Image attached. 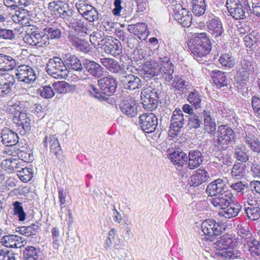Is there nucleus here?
<instances>
[{"instance_id": "nucleus-62", "label": "nucleus", "mask_w": 260, "mask_h": 260, "mask_svg": "<svg viewBox=\"0 0 260 260\" xmlns=\"http://www.w3.org/2000/svg\"><path fill=\"white\" fill-rule=\"evenodd\" d=\"M14 214L17 215L20 221H24L25 219L26 214L23 210L22 203L16 201L13 203Z\"/></svg>"}, {"instance_id": "nucleus-28", "label": "nucleus", "mask_w": 260, "mask_h": 260, "mask_svg": "<svg viewBox=\"0 0 260 260\" xmlns=\"http://www.w3.org/2000/svg\"><path fill=\"white\" fill-rule=\"evenodd\" d=\"M23 238L15 235L4 236L1 239L3 245L9 248H19L23 246Z\"/></svg>"}, {"instance_id": "nucleus-38", "label": "nucleus", "mask_w": 260, "mask_h": 260, "mask_svg": "<svg viewBox=\"0 0 260 260\" xmlns=\"http://www.w3.org/2000/svg\"><path fill=\"white\" fill-rule=\"evenodd\" d=\"M15 82V78L11 75H8L0 80V93L2 95H7L12 91V88Z\"/></svg>"}, {"instance_id": "nucleus-57", "label": "nucleus", "mask_w": 260, "mask_h": 260, "mask_svg": "<svg viewBox=\"0 0 260 260\" xmlns=\"http://www.w3.org/2000/svg\"><path fill=\"white\" fill-rule=\"evenodd\" d=\"M23 257L25 260H37L39 258V254L34 246H28L23 250Z\"/></svg>"}, {"instance_id": "nucleus-44", "label": "nucleus", "mask_w": 260, "mask_h": 260, "mask_svg": "<svg viewBox=\"0 0 260 260\" xmlns=\"http://www.w3.org/2000/svg\"><path fill=\"white\" fill-rule=\"evenodd\" d=\"M192 11L196 16H201L206 12L207 5L205 0H191Z\"/></svg>"}, {"instance_id": "nucleus-6", "label": "nucleus", "mask_w": 260, "mask_h": 260, "mask_svg": "<svg viewBox=\"0 0 260 260\" xmlns=\"http://www.w3.org/2000/svg\"><path fill=\"white\" fill-rule=\"evenodd\" d=\"M64 61L59 57L50 58L46 66V71L50 76L56 79L68 77L70 71L67 70Z\"/></svg>"}, {"instance_id": "nucleus-59", "label": "nucleus", "mask_w": 260, "mask_h": 260, "mask_svg": "<svg viewBox=\"0 0 260 260\" xmlns=\"http://www.w3.org/2000/svg\"><path fill=\"white\" fill-rule=\"evenodd\" d=\"M254 193L251 190L246 191L243 193L244 206L245 205H247V206H254L259 204L254 197Z\"/></svg>"}, {"instance_id": "nucleus-49", "label": "nucleus", "mask_w": 260, "mask_h": 260, "mask_svg": "<svg viewBox=\"0 0 260 260\" xmlns=\"http://www.w3.org/2000/svg\"><path fill=\"white\" fill-rule=\"evenodd\" d=\"M231 175L233 178L237 179L243 178L246 175L245 165L240 162L235 163L233 166Z\"/></svg>"}, {"instance_id": "nucleus-31", "label": "nucleus", "mask_w": 260, "mask_h": 260, "mask_svg": "<svg viewBox=\"0 0 260 260\" xmlns=\"http://www.w3.org/2000/svg\"><path fill=\"white\" fill-rule=\"evenodd\" d=\"M234 157L240 163H246L250 158L249 151L245 145H236L233 150Z\"/></svg>"}, {"instance_id": "nucleus-41", "label": "nucleus", "mask_w": 260, "mask_h": 260, "mask_svg": "<svg viewBox=\"0 0 260 260\" xmlns=\"http://www.w3.org/2000/svg\"><path fill=\"white\" fill-rule=\"evenodd\" d=\"M226 209L222 210V211L219 212V215L221 217H224L225 218H231L236 217L239 213L241 207L240 205L238 203L230 204Z\"/></svg>"}, {"instance_id": "nucleus-35", "label": "nucleus", "mask_w": 260, "mask_h": 260, "mask_svg": "<svg viewBox=\"0 0 260 260\" xmlns=\"http://www.w3.org/2000/svg\"><path fill=\"white\" fill-rule=\"evenodd\" d=\"M18 63L16 59L13 57L0 53V70L10 71L14 69Z\"/></svg>"}, {"instance_id": "nucleus-27", "label": "nucleus", "mask_w": 260, "mask_h": 260, "mask_svg": "<svg viewBox=\"0 0 260 260\" xmlns=\"http://www.w3.org/2000/svg\"><path fill=\"white\" fill-rule=\"evenodd\" d=\"M127 29L130 33L138 36L139 39L141 40H145L149 35L147 26L145 23L129 24L127 26Z\"/></svg>"}, {"instance_id": "nucleus-23", "label": "nucleus", "mask_w": 260, "mask_h": 260, "mask_svg": "<svg viewBox=\"0 0 260 260\" xmlns=\"http://www.w3.org/2000/svg\"><path fill=\"white\" fill-rule=\"evenodd\" d=\"M224 180L218 178L210 182L207 186L206 192L211 197H216L223 191L229 190Z\"/></svg>"}, {"instance_id": "nucleus-13", "label": "nucleus", "mask_w": 260, "mask_h": 260, "mask_svg": "<svg viewBox=\"0 0 260 260\" xmlns=\"http://www.w3.org/2000/svg\"><path fill=\"white\" fill-rule=\"evenodd\" d=\"M16 70L15 78L20 82L29 84L32 83L36 80V70L28 65L18 66Z\"/></svg>"}, {"instance_id": "nucleus-21", "label": "nucleus", "mask_w": 260, "mask_h": 260, "mask_svg": "<svg viewBox=\"0 0 260 260\" xmlns=\"http://www.w3.org/2000/svg\"><path fill=\"white\" fill-rule=\"evenodd\" d=\"M122 75L120 78V80L124 89L134 90L141 87V80L138 76L131 74Z\"/></svg>"}, {"instance_id": "nucleus-32", "label": "nucleus", "mask_w": 260, "mask_h": 260, "mask_svg": "<svg viewBox=\"0 0 260 260\" xmlns=\"http://www.w3.org/2000/svg\"><path fill=\"white\" fill-rule=\"evenodd\" d=\"M215 85L218 88L227 86L229 83L228 75L226 72L219 70L212 71L210 74Z\"/></svg>"}, {"instance_id": "nucleus-12", "label": "nucleus", "mask_w": 260, "mask_h": 260, "mask_svg": "<svg viewBox=\"0 0 260 260\" xmlns=\"http://www.w3.org/2000/svg\"><path fill=\"white\" fill-rule=\"evenodd\" d=\"M257 131L253 125H248L243 134V141L252 152L260 151V141L257 137Z\"/></svg>"}, {"instance_id": "nucleus-10", "label": "nucleus", "mask_w": 260, "mask_h": 260, "mask_svg": "<svg viewBox=\"0 0 260 260\" xmlns=\"http://www.w3.org/2000/svg\"><path fill=\"white\" fill-rule=\"evenodd\" d=\"M223 225L217 223L213 219H208L204 220L201 225L202 232L206 238L210 241H213L215 237L219 235L224 230Z\"/></svg>"}, {"instance_id": "nucleus-15", "label": "nucleus", "mask_w": 260, "mask_h": 260, "mask_svg": "<svg viewBox=\"0 0 260 260\" xmlns=\"http://www.w3.org/2000/svg\"><path fill=\"white\" fill-rule=\"evenodd\" d=\"M157 121V118L153 113H144L139 117L141 127L146 133H152L156 130Z\"/></svg>"}, {"instance_id": "nucleus-4", "label": "nucleus", "mask_w": 260, "mask_h": 260, "mask_svg": "<svg viewBox=\"0 0 260 260\" xmlns=\"http://www.w3.org/2000/svg\"><path fill=\"white\" fill-rule=\"evenodd\" d=\"M254 71L252 60L246 57L242 58L236 68L235 77V86L238 89H242L249 81L250 74Z\"/></svg>"}, {"instance_id": "nucleus-8", "label": "nucleus", "mask_w": 260, "mask_h": 260, "mask_svg": "<svg viewBox=\"0 0 260 260\" xmlns=\"http://www.w3.org/2000/svg\"><path fill=\"white\" fill-rule=\"evenodd\" d=\"M170 14L183 27L190 25L192 16L190 11L184 8L180 4H173L170 6Z\"/></svg>"}, {"instance_id": "nucleus-48", "label": "nucleus", "mask_w": 260, "mask_h": 260, "mask_svg": "<svg viewBox=\"0 0 260 260\" xmlns=\"http://www.w3.org/2000/svg\"><path fill=\"white\" fill-rule=\"evenodd\" d=\"M244 210L249 220L255 221L259 218L260 208L259 204L254 206H247V205H245Z\"/></svg>"}, {"instance_id": "nucleus-29", "label": "nucleus", "mask_w": 260, "mask_h": 260, "mask_svg": "<svg viewBox=\"0 0 260 260\" xmlns=\"http://www.w3.org/2000/svg\"><path fill=\"white\" fill-rule=\"evenodd\" d=\"M2 142L7 146H15L18 142V136L14 131L6 128L1 132Z\"/></svg>"}, {"instance_id": "nucleus-34", "label": "nucleus", "mask_w": 260, "mask_h": 260, "mask_svg": "<svg viewBox=\"0 0 260 260\" xmlns=\"http://www.w3.org/2000/svg\"><path fill=\"white\" fill-rule=\"evenodd\" d=\"M188 168L190 170L199 167L202 163L203 158L202 153L196 150L189 152L187 156Z\"/></svg>"}, {"instance_id": "nucleus-33", "label": "nucleus", "mask_w": 260, "mask_h": 260, "mask_svg": "<svg viewBox=\"0 0 260 260\" xmlns=\"http://www.w3.org/2000/svg\"><path fill=\"white\" fill-rule=\"evenodd\" d=\"M12 20L16 23L27 27L30 24V18L29 12L24 9L18 10L12 15Z\"/></svg>"}, {"instance_id": "nucleus-36", "label": "nucleus", "mask_w": 260, "mask_h": 260, "mask_svg": "<svg viewBox=\"0 0 260 260\" xmlns=\"http://www.w3.org/2000/svg\"><path fill=\"white\" fill-rule=\"evenodd\" d=\"M73 14V11L69 5L60 1L54 15L56 17H61L66 21L71 20Z\"/></svg>"}, {"instance_id": "nucleus-3", "label": "nucleus", "mask_w": 260, "mask_h": 260, "mask_svg": "<svg viewBox=\"0 0 260 260\" xmlns=\"http://www.w3.org/2000/svg\"><path fill=\"white\" fill-rule=\"evenodd\" d=\"M238 244L235 236L226 234L222 236L215 243V247L219 250L217 254L221 258L230 259L236 257L233 249Z\"/></svg>"}, {"instance_id": "nucleus-2", "label": "nucleus", "mask_w": 260, "mask_h": 260, "mask_svg": "<svg viewBox=\"0 0 260 260\" xmlns=\"http://www.w3.org/2000/svg\"><path fill=\"white\" fill-rule=\"evenodd\" d=\"M188 49L193 58L201 63L211 50V43L206 33H196L187 42Z\"/></svg>"}, {"instance_id": "nucleus-60", "label": "nucleus", "mask_w": 260, "mask_h": 260, "mask_svg": "<svg viewBox=\"0 0 260 260\" xmlns=\"http://www.w3.org/2000/svg\"><path fill=\"white\" fill-rule=\"evenodd\" d=\"M133 60L139 64H144L146 62V54L142 49H135L132 54Z\"/></svg>"}, {"instance_id": "nucleus-51", "label": "nucleus", "mask_w": 260, "mask_h": 260, "mask_svg": "<svg viewBox=\"0 0 260 260\" xmlns=\"http://www.w3.org/2000/svg\"><path fill=\"white\" fill-rule=\"evenodd\" d=\"M18 232L25 236H30L36 235L40 230V226L38 223L32 224L26 226H21L18 228Z\"/></svg>"}, {"instance_id": "nucleus-30", "label": "nucleus", "mask_w": 260, "mask_h": 260, "mask_svg": "<svg viewBox=\"0 0 260 260\" xmlns=\"http://www.w3.org/2000/svg\"><path fill=\"white\" fill-rule=\"evenodd\" d=\"M203 126L205 130L212 134L216 130V122L215 118L212 116L210 111L205 109L202 112Z\"/></svg>"}, {"instance_id": "nucleus-22", "label": "nucleus", "mask_w": 260, "mask_h": 260, "mask_svg": "<svg viewBox=\"0 0 260 260\" xmlns=\"http://www.w3.org/2000/svg\"><path fill=\"white\" fill-rule=\"evenodd\" d=\"M83 67L89 74L95 78H101L107 73L103 67L93 60L85 59Z\"/></svg>"}, {"instance_id": "nucleus-56", "label": "nucleus", "mask_w": 260, "mask_h": 260, "mask_svg": "<svg viewBox=\"0 0 260 260\" xmlns=\"http://www.w3.org/2000/svg\"><path fill=\"white\" fill-rule=\"evenodd\" d=\"M3 4L12 10H15L20 6H27L29 2L28 0H3Z\"/></svg>"}, {"instance_id": "nucleus-7", "label": "nucleus", "mask_w": 260, "mask_h": 260, "mask_svg": "<svg viewBox=\"0 0 260 260\" xmlns=\"http://www.w3.org/2000/svg\"><path fill=\"white\" fill-rule=\"evenodd\" d=\"M160 92L156 88L149 87L143 90L141 93V101L146 110L152 111L157 108Z\"/></svg>"}, {"instance_id": "nucleus-42", "label": "nucleus", "mask_w": 260, "mask_h": 260, "mask_svg": "<svg viewBox=\"0 0 260 260\" xmlns=\"http://www.w3.org/2000/svg\"><path fill=\"white\" fill-rule=\"evenodd\" d=\"M172 85L176 90L183 93L187 92L191 88V85L188 81L183 77L177 76L175 77Z\"/></svg>"}, {"instance_id": "nucleus-5", "label": "nucleus", "mask_w": 260, "mask_h": 260, "mask_svg": "<svg viewBox=\"0 0 260 260\" xmlns=\"http://www.w3.org/2000/svg\"><path fill=\"white\" fill-rule=\"evenodd\" d=\"M25 33L23 40L30 46L41 48L48 44V36L35 25H29L25 29Z\"/></svg>"}, {"instance_id": "nucleus-39", "label": "nucleus", "mask_w": 260, "mask_h": 260, "mask_svg": "<svg viewBox=\"0 0 260 260\" xmlns=\"http://www.w3.org/2000/svg\"><path fill=\"white\" fill-rule=\"evenodd\" d=\"M108 37L105 35L103 31L97 30L90 35V41L94 48H101L104 45Z\"/></svg>"}, {"instance_id": "nucleus-43", "label": "nucleus", "mask_w": 260, "mask_h": 260, "mask_svg": "<svg viewBox=\"0 0 260 260\" xmlns=\"http://www.w3.org/2000/svg\"><path fill=\"white\" fill-rule=\"evenodd\" d=\"M167 66H160L159 74L160 78L167 82H170L174 78V67L173 64H167Z\"/></svg>"}, {"instance_id": "nucleus-1", "label": "nucleus", "mask_w": 260, "mask_h": 260, "mask_svg": "<svg viewBox=\"0 0 260 260\" xmlns=\"http://www.w3.org/2000/svg\"><path fill=\"white\" fill-rule=\"evenodd\" d=\"M6 111L11 116L20 134L24 135L31 130L30 117L26 113L20 101H9L6 107Z\"/></svg>"}, {"instance_id": "nucleus-9", "label": "nucleus", "mask_w": 260, "mask_h": 260, "mask_svg": "<svg viewBox=\"0 0 260 260\" xmlns=\"http://www.w3.org/2000/svg\"><path fill=\"white\" fill-rule=\"evenodd\" d=\"M226 6L230 16L236 20L243 19L251 11L249 6L243 7L239 0H227Z\"/></svg>"}, {"instance_id": "nucleus-50", "label": "nucleus", "mask_w": 260, "mask_h": 260, "mask_svg": "<svg viewBox=\"0 0 260 260\" xmlns=\"http://www.w3.org/2000/svg\"><path fill=\"white\" fill-rule=\"evenodd\" d=\"M218 61L222 66L229 69L233 68L235 64V58L230 53L221 54Z\"/></svg>"}, {"instance_id": "nucleus-45", "label": "nucleus", "mask_w": 260, "mask_h": 260, "mask_svg": "<svg viewBox=\"0 0 260 260\" xmlns=\"http://www.w3.org/2000/svg\"><path fill=\"white\" fill-rule=\"evenodd\" d=\"M16 153L19 159L23 163L30 162L33 160L34 157L31 150L27 147H21L17 149Z\"/></svg>"}, {"instance_id": "nucleus-20", "label": "nucleus", "mask_w": 260, "mask_h": 260, "mask_svg": "<svg viewBox=\"0 0 260 260\" xmlns=\"http://www.w3.org/2000/svg\"><path fill=\"white\" fill-rule=\"evenodd\" d=\"M98 84L103 93L110 95L114 93L117 87L116 79L112 76H108L98 80Z\"/></svg>"}, {"instance_id": "nucleus-58", "label": "nucleus", "mask_w": 260, "mask_h": 260, "mask_svg": "<svg viewBox=\"0 0 260 260\" xmlns=\"http://www.w3.org/2000/svg\"><path fill=\"white\" fill-rule=\"evenodd\" d=\"M68 22V26L69 27L74 29L76 31H85L86 29L84 22L81 20H76L73 19L72 17L70 20H67Z\"/></svg>"}, {"instance_id": "nucleus-24", "label": "nucleus", "mask_w": 260, "mask_h": 260, "mask_svg": "<svg viewBox=\"0 0 260 260\" xmlns=\"http://www.w3.org/2000/svg\"><path fill=\"white\" fill-rule=\"evenodd\" d=\"M170 128L176 133L180 132L185 124V119L182 110L176 108L173 111L171 117Z\"/></svg>"}, {"instance_id": "nucleus-53", "label": "nucleus", "mask_w": 260, "mask_h": 260, "mask_svg": "<svg viewBox=\"0 0 260 260\" xmlns=\"http://www.w3.org/2000/svg\"><path fill=\"white\" fill-rule=\"evenodd\" d=\"M188 124L190 127L193 128H198L203 126L202 112L193 114L189 116Z\"/></svg>"}, {"instance_id": "nucleus-52", "label": "nucleus", "mask_w": 260, "mask_h": 260, "mask_svg": "<svg viewBox=\"0 0 260 260\" xmlns=\"http://www.w3.org/2000/svg\"><path fill=\"white\" fill-rule=\"evenodd\" d=\"M17 173L19 179L24 182L29 181L33 177L32 170L30 168H22L17 170Z\"/></svg>"}, {"instance_id": "nucleus-18", "label": "nucleus", "mask_w": 260, "mask_h": 260, "mask_svg": "<svg viewBox=\"0 0 260 260\" xmlns=\"http://www.w3.org/2000/svg\"><path fill=\"white\" fill-rule=\"evenodd\" d=\"M104 51L114 57L122 53V46L119 41L112 37L109 36L106 39V42L102 47Z\"/></svg>"}, {"instance_id": "nucleus-14", "label": "nucleus", "mask_w": 260, "mask_h": 260, "mask_svg": "<svg viewBox=\"0 0 260 260\" xmlns=\"http://www.w3.org/2000/svg\"><path fill=\"white\" fill-rule=\"evenodd\" d=\"M235 197L231 190H226L212 199L211 203L217 209L224 210L226 209L230 204L235 202Z\"/></svg>"}, {"instance_id": "nucleus-19", "label": "nucleus", "mask_w": 260, "mask_h": 260, "mask_svg": "<svg viewBox=\"0 0 260 260\" xmlns=\"http://www.w3.org/2000/svg\"><path fill=\"white\" fill-rule=\"evenodd\" d=\"M119 108L123 114L129 118H133L138 114L137 106L134 99L125 98L119 104Z\"/></svg>"}, {"instance_id": "nucleus-63", "label": "nucleus", "mask_w": 260, "mask_h": 260, "mask_svg": "<svg viewBox=\"0 0 260 260\" xmlns=\"http://www.w3.org/2000/svg\"><path fill=\"white\" fill-rule=\"evenodd\" d=\"M38 92L42 97L45 99L51 98L55 94L54 91L50 86H44L41 87L38 89Z\"/></svg>"}, {"instance_id": "nucleus-25", "label": "nucleus", "mask_w": 260, "mask_h": 260, "mask_svg": "<svg viewBox=\"0 0 260 260\" xmlns=\"http://www.w3.org/2000/svg\"><path fill=\"white\" fill-rule=\"evenodd\" d=\"M100 62L111 73L118 75H124L119 62L116 59L110 57L100 58Z\"/></svg>"}, {"instance_id": "nucleus-37", "label": "nucleus", "mask_w": 260, "mask_h": 260, "mask_svg": "<svg viewBox=\"0 0 260 260\" xmlns=\"http://www.w3.org/2000/svg\"><path fill=\"white\" fill-rule=\"evenodd\" d=\"M168 155V157L174 165L182 167L185 163L187 162V156L181 150H174Z\"/></svg>"}, {"instance_id": "nucleus-54", "label": "nucleus", "mask_w": 260, "mask_h": 260, "mask_svg": "<svg viewBox=\"0 0 260 260\" xmlns=\"http://www.w3.org/2000/svg\"><path fill=\"white\" fill-rule=\"evenodd\" d=\"M44 32L48 36V44H49V39H59L61 35L60 29L54 26L46 27L44 29Z\"/></svg>"}, {"instance_id": "nucleus-16", "label": "nucleus", "mask_w": 260, "mask_h": 260, "mask_svg": "<svg viewBox=\"0 0 260 260\" xmlns=\"http://www.w3.org/2000/svg\"><path fill=\"white\" fill-rule=\"evenodd\" d=\"M235 133L228 125H221L218 128L217 139H215L214 143L217 145L229 144L232 140L235 141Z\"/></svg>"}, {"instance_id": "nucleus-11", "label": "nucleus", "mask_w": 260, "mask_h": 260, "mask_svg": "<svg viewBox=\"0 0 260 260\" xmlns=\"http://www.w3.org/2000/svg\"><path fill=\"white\" fill-rule=\"evenodd\" d=\"M75 5L82 16L90 22L98 20L99 19V16H101L95 8L88 4L84 0L77 1Z\"/></svg>"}, {"instance_id": "nucleus-40", "label": "nucleus", "mask_w": 260, "mask_h": 260, "mask_svg": "<svg viewBox=\"0 0 260 260\" xmlns=\"http://www.w3.org/2000/svg\"><path fill=\"white\" fill-rule=\"evenodd\" d=\"M67 70L68 71L73 70L76 71H81L83 67L81 64L80 60L74 55L70 54L66 56V58L64 61Z\"/></svg>"}, {"instance_id": "nucleus-17", "label": "nucleus", "mask_w": 260, "mask_h": 260, "mask_svg": "<svg viewBox=\"0 0 260 260\" xmlns=\"http://www.w3.org/2000/svg\"><path fill=\"white\" fill-rule=\"evenodd\" d=\"M116 231L114 229H111L108 233V237L106 240L104 247L106 250H110L112 248L117 253L120 250H124V244L118 237L115 236Z\"/></svg>"}, {"instance_id": "nucleus-61", "label": "nucleus", "mask_w": 260, "mask_h": 260, "mask_svg": "<svg viewBox=\"0 0 260 260\" xmlns=\"http://www.w3.org/2000/svg\"><path fill=\"white\" fill-rule=\"evenodd\" d=\"M5 164L7 166V168L11 171L20 170L23 166L22 165V161L19 159L13 158L7 159L5 160Z\"/></svg>"}, {"instance_id": "nucleus-64", "label": "nucleus", "mask_w": 260, "mask_h": 260, "mask_svg": "<svg viewBox=\"0 0 260 260\" xmlns=\"http://www.w3.org/2000/svg\"><path fill=\"white\" fill-rule=\"evenodd\" d=\"M251 104L254 115L260 119V98L256 96H252Z\"/></svg>"}, {"instance_id": "nucleus-46", "label": "nucleus", "mask_w": 260, "mask_h": 260, "mask_svg": "<svg viewBox=\"0 0 260 260\" xmlns=\"http://www.w3.org/2000/svg\"><path fill=\"white\" fill-rule=\"evenodd\" d=\"M160 66L154 60L146 61L144 63V71L151 76L154 77L159 74Z\"/></svg>"}, {"instance_id": "nucleus-55", "label": "nucleus", "mask_w": 260, "mask_h": 260, "mask_svg": "<svg viewBox=\"0 0 260 260\" xmlns=\"http://www.w3.org/2000/svg\"><path fill=\"white\" fill-rule=\"evenodd\" d=\"M249 250L253 256L260 255V241L254 238H251L247 242Z\"/></svg>"}, {"instance_id": "nucleus-26", "label": "nucleus", "mask_w": 260, "mask_h": 260, "mask_svg": "<svg viewBox=\"0 0 260 260\" xmlns=\"http://www.w3.org/2000/svg\"><path fill=\"white\" fill-rule=\"evenodd\" d=\"M208 31L212 37L216 38L221 36L224 32L222 24L220 19L214 17L207 22Z\"/></svg>"}, {"instance_id": "nucleus-47", "label": "nucleus", "mask_w": 260, "mask_h": 260, "mask_svg": "<svg viewBox=\"0 0 260 260\" xmlns=\"http://www.w3.org/2000/svg\"><path fill=\"white\" fill-rule=\"evenodd\" d=\"M187 100L195 110L201 108L202 96L199 92L196 90L190 92L187 95Z\"/></svg>"}]
</instances>
